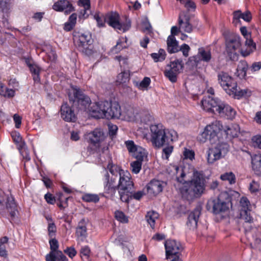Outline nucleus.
Returning a JSON list of instances; mask_svg holds the SVG:
<instances>
[{"mask_svg": "<svg viewBox=\"0 0 261 261\" xmlns=\"http://www.w3.org/2000/svg\"><path fill=\"white\" fill-rule=\"evenodd\" d=\"M176 173V180L180 183H185L180 188V192L182 197L191 200L195 197L201 195L204 190V179L203 175L200 172L195 171L193 168H191L192 176L191 180L186 182L184 179L186 173L185 171L181 168L177 166H173Z\"/></svg>", "mask_w": 261, "mask_h": 261, "instance_id": "1", "label": "nucleus"}, {"mask_svg": "<svg viewBox=\"0 0 261 261\" xmlns=\"http://www.w3.org/2000/svg\"><path fill=\"white\" fill-rule=\"evenodd\" d=\"M134 186L130 174L127 171H122L118 179L111 177L110 179H107L104 190L105 193L112 197L115 196L117 190L120 200L128 203L132 190H134Z\"/></svg>", "mask_w": 261, "mask_h": 261, "instance_id": "2", "label": "nucleus"}, {"mask_svg": "<svg viewBox=\"0 0 261 261\" xmlns=\"http://www.w3.org/2000/svg\"><path fill=\"white\" fill-rule=\"evenodd\" d=\"M150 128L151 142L155 147L159 148L172 142V134L170 132H166L162 125H151Z\"/></svg>", "mask_w": 261, "mask_h": 261, "instance_id": "3", "label": "nucleus"}, {"mask_svg": "<svg viewBox=\"0 0 261 261\" xmlns=\"http://www.w3.org/2000/svg\"><path fill=\"white\" fill-rule=\"evenodd\" d=\"M73 37L74 44L80 51L89 56L93 54L90 35L77 32L74 34Z\"/></svg>", "mask_w": 261, "mask_h": 261, "instance_id": "4", "label": "nucleus"}, {"mask_svg": "<svg viewBox=\"0 0 261 261\" xmlns=\"http://www.w3.org/2000/svg\"><path fill=\"white\" fill-rule=\"evenodd\" d=\"M229 146L227 143H221L214 147L209 148L206 152L207 162L208 164H213L216 161L224 157L228 151Z\"/></svg>", "mask_w": 261, "mask_h": 261, "instance_id": "5", "label": "nucleus"}, {"mask_svg": "<svg viewBox=\"0 0 261 261\" xmlns=\"http://www.w3.org/2000/svg\"><path fill=\"white\" fill-rule=\"evenodd\" d=\"M69 100L73 103L77 102L80 109L86 110L91 102L90 98L85 95L83 92L78 88H74L72 93L69 94Z\"/></svg>", "mask_w": 261, "mask_h": 261, "instance_id": "6", "label": "nucleus"}, {"mask_svg": "<svg viewBox=\"0 0 261 261\" xmlns=\"http://www.w3.org/2000/svg\"><path fill=\"white\" fill-rule=\"evenodd\" d=\"M5 207L12 217L16 216L17 206L13 197L6 195L3 191L0 190V209H3Z\"/></svg>", "mask_w": 261, "mask_h": 261, "instance_id": "7", "label": "nucleus"}, {"mask_svg": "<svg viewBox=\"0 0 261 261\" xmlns=\"http://www.w3.org/2000/svg\"><path fill=\"white\" fill-rule=\"evenodd\" d=\"M108 101H99L93 103L88 109V113L91 117L95 118H105L106 109L109 108Z\"/></svg>", "mask_w": 261, "mask_h": 261, "instance_id": "8", "label": "nucleus"}, {"mask_svg": "<svg viewBox=\"0 0 261 261\" xmlns=\"http://www.w3.org/2000/svg\"><path fill=\"white\" fill-rule=\"evenodd\" d=\"M218 81L221 86L228 94L237 86V83L227 73L220 71L218 74Z\"/></svg>", "mask_w": 261, "mask_h": 261, "instance_id": "9", "label": "nucleus"}, {"mask_svg": "<svg viewBox=\"0 0 261 261\" xmlns=\"http://www.w3.org/2000/svg\"><path fill=\"white\" fill-rule=\"evenodd\" d=\"M241 46L240 38L239 36H233L226 41V51L231 59H234L237 57V50H239Z\"/></svg>", "mask_w": 261, "mask_h": 261, "instance_id": "10", "label": "nucleus"}, {"mask_svg": "<svg viewBox=\"0 0 261 261\" xmlns=\"http://www.w3.org/2000/svg\"><path fill=\"white\" fill-rule=\"evenodd\" d=\"M207 206H212L213 212L215 214L224 213L229 209L228 203L221 200L219 197L208 201Z\"/></svg>", "mask_w": 261, "mask_h": 261, "instance_id": "11", "label": "nucleus"}, {"mask_svg": "<svg viewBox=\"0 0 261 261\" xmlns=\"http://www.w3.org/2000/svg\"><path fill=\"white\" fill-rule=\"evenodd\" d=\"M121 116L128 121H134L139 117V109L134 106L126 105L121 111Z\"/></svg>", "mask_w": 261, "mask_h": 261, "instance_id": "12", "label": "nucleus"}, {"mask_svg": "<svg viewBox=\"0 0 261 261\" xmlns=\"http://www.w3.org/2000/svg\"><path fill=\"white\" fill-rule=\"evenodd\" d=\"M220 101L212 96H208L201 100V106L204 110L215 112H217Z\"/></svg>", "mask_w": 261, "mask_h": 261, "instance_id": "13", "label": "nucleus"}, {"mask_svg": "<svg viewBox=\"0 0 261 261\" xmlns=\"http://www.w3.org/2000/svg\"><path fill=\"white\" fill-rule=\"evenodd\" d=\"M109 108L106 109L105 118H119L121 115V110L120 106L117 102H108Z\"/></svg>", "mask_w": 261, "mask_h": 261, "instance_id": "14", "label": "nucleus"}, {"mask_svg": "<svg viewBox=\"0 0 261 261\" xmlns=\"http://www.w3.org/2000/svg\"><path fill=\"white\" fill-rule=\"evenodd\" d=\"M61 117L66 121L74 122L76 117L74 111L67 103L63 104L61 108Z\"/></svg>", "mask_w": 261, "mask_h": 261, "instance_id": "15", "label": "nucleus"}, {"mask_svg": "<svg viewBox=\"0 0 261 261\" xmlns=\"http://www.w3.org/2000/svg\"><path fill=\"white\" fill-rule=\"evenodd\" d=\"M223 128V125L219 121H215L206 125L205 128L210 135V140L212 141L217 138L218 133L222 131Z\"/></svg>", "mask_w": 261, "mask_h": 261, "instance_id": "16", "label": "nucleus"}, {"mask_svg": "<svg viewBox=\"0 0 261 261\" xmlns=\"http://www.w3.org/2000/svg\"><path fill=\"white\" fill-rule=\"evenodd\" d=\"M219 115L222 117H226L228 119H232L234 117L236 112L233 108L220 101L217 108V111Z\"/></svg>", "mask_w": 261, "mask_h": 261, "instance_id": "17", "label": "nucleus"}, {"mask_svg": "<svg viewBox=\"0 0 261 261\" xmlns=\"http://www.w3.org/2000/svg\"><path fill=\"white\" fill-rule=\"evenodd\" d=\"M211 59L212 54L211 51L201 47L198 49L197 55L191 57L190 60L193 61L196 63H198L201 61L207 63L211 61Z\"/></svg>", "mask_w": 261, "mask_h": 261, "instance_id": "18", "label": "nucleus"}, {"mask_svg": "<svg viewBox=\"0 0 261 261\" xmlns=\"http://www.w3.org/2000/svg\"><path fill=\"white\" fill-rule=\"evenodd\" d=\"M53 8L57 11H64L66 14H68L74 11L72 4L67 0L57 1L53 5Z\"/></svg>", "mask_w": 261, "mask_h": 261, "instance_id": "19", "label": "nucleus"}, {"mask_svg": "<svg viewBox=\"0 0 261 261\" xmlns=\"http://www.w3.org/2000/svg\"><path fill=\"white\" fill-rule=\"evenodd\" d=\"M200 215V208L199 207L195 208L189 214L187 222V226L190 229L194 230L196 228Z\"/></svg>", "mask_w": 261, "mask_h": 261, "instance_id": "20", "label": "nucleus"}, {"mask_svg": "<svg viewBox=\"0 0 261 261\" xmlns=\"http://www.w3.org/2000/svg\"><path fill=\"white\" fill-rule=\"evenodd\" d=\"M103 19H105V22L115 29L118 30V28L120 27L119 15L116 12H111L107 13Z\"/></svg>", "mask_w": 261, "mask_h": 261, "instance_id": "21", "label": "nucleus"}, {"mask_svg": "<svg viewBox=\"0 0 261 261\" xmlns=\"http://www.w3.org/2000/svg\"><path fill=\"white\" fill-rule=\"evenodd\" d=\"M147 193L151 196H155L162 191V184L159 180H152L147 186Z\"/></svg>", "mask_w": 261, "mask_h": 261, "instance_id": "22", "label": "nucleus"}, {"mask_svg": "<svg viewBox=\"0 0 261 261\" xmlns=\"http://www.w3.org/2000/svg\"><path fill=\"white\" fill-rule=\"evenodd\" d=\"M87 139H88L91 143L95 144L104 139V134L102 130L99 128H96L93 131L88 133L86 135Z\"/></svg>", "mask_w": 261, "mask_h": 261, "instance_id": "23", "label": "nucleus"}, {"mask_svg": "<svg viewBox=\"0 0 261 261\" xmlns=\"http://www.w3.org/2000/svg\"><path fill=\"white\" fill-rule=\"evenodd\" d=\"M10 13V0H0V16H2L4 23H8Z\"/></svg>", "mask_w": 261, "mask_h": 261, "instance_id": "24", "label": "nucleus"}, {"mask_svg": "<svg viewBox=\"0 0 261 261\" xmlns=\"http://www.w3.org/2000/svg\"><path fill=\"white\" fill-rule=\"evenodd\" d=\"M166 250V258L172 259L173 257H179V251L183 249L182 246H165Z\"/></svg>", "mask_w": 261, "mask_h": 261, "instance_id": "25", "label": "nucleus"}, {"mask_svg": "<svg viewBox=\"0 0 261 261\" xmlns=\"http://www.w3.org/2000/svg\"><path fill=\"white\" fill-rule=\"evenodd\" d=\"M223 130L229 137H236L240 130L239 126L236 124H230L228 125H223Z\"/></svg>", "mask_w": 261, "mask_h": 261, "instance_id": "26", "label": "nucleus"}, {"mask_svg": "<svg viewBox=\"0 0 261 261\" xmlns=\"http://www.w3.org/2000/svg\"><path fill=\"white\" fill-rule=\"evenodd\" d=\"M251 92L250 90L246 89L244 90H240L237 88V86L234 88L233 91H229L228 94L232 95L234 98H239L242 96H249L251 95Z\"/></svg>", "mask_w": 261, "mask_h": 261, "instance_id": "27", "label": "nucleus"}, {"mask_svg": "<svg viewBox=\"0 0 261 261\" xmlns=\"http://www.w3.org/2000/svg\"><path fill=\"white\" fill-rule=\"evenodd\" d=\"M168 50L170 53H174L178 50V43L173 35H170L167 41Z\"/></svg>", "mask_w": 261, "mask_h": 261, "instance_id": "28", "label": "nucleus"}, {"mask_svg": "<svg viewBox=\"0 0 261 261\" xmlns=\"http://www.w3.org/2000/svg\"><path fill=\"white\" fill-rule=\"evenodd\" d=\"M76 236L79 240L82 241L86 236L87 228L85 225V221L84 219L82 220L79 223L78 227L76 228Z\"/></svg>", "mask_w": 261, "mask_h": 261, "instance_id": "29", "label": "nucleus"}, {"mask_svg": "<svg viewBox=\"0 0 261 261\" xmlns=\"http://www.w3.org/2000/svg\"><path fill=\"white\" fill-rule=\"evenodd\" d=\"M59 246H50V251L45 256L46 261H55L56 256L62 253L59 250Z\"/></svg>", "mask_w": 261, "mask_h": 261, "instance_id": "30", "label": "nucleus"}, {"mask_svg": "<svg viewBox=\"0 0 261 261\" xmlns=\"http://www.w3.org/2000/svg\"><path fill=\"white\" fill-rule=\"evenodd\" d=\"M248 64L245 61H241L238 65L236 75L240 79L244 78L246 75Z\"/></svg>", "mask_w": 261, "mask_h": 261, "instance_id": "31", "label": "nucleus"}, {"mask_svg": "<svg viewBox=\"0 0 261 261\" xmlns=\"http://www.w3.org/2000/svg\"><path fill=\"white\" fill-rule=\"evenodd\" d=\"M248 211H242L240 212V218L244 221L245 223L243 225L246 230H247V228L250 229V226H247V225L253 222V219Z\"/></svg>", "mask_w": 261, "mask_h": 261, "instance_id": "32", "label": "nucleus"}, {"mask_svg": "<svg viewBox=\"0 0 261 261\" xmlns=\"http://www.w3.org/2000/svg\"><path fill=\"white\" fill-rule=\"evenodd\" d=\"M159 218V214L154 211L148 212L146 215V220L152 228L155 226V221Z\"/></svg>", "mask_w": 261, "mask_h": 261, "instance_id": "33", "label": "nucleus"}, {"mask_svg": "<svg viewBox=\"0 0 261 261\" xmlns=\"http://www.w3.org/2000/svg\"><path fill=\"white\" fill-rule=\"evenodd\" d=\"M92 253L88 246L82 247L80 250V256L83 261H92L91 256Z\"/></svg>", "mask_w": 261, "mask_h": 261, "instance_id": "34", "label": "nucleus"}, {"mask_svg": "<svg viewBox=\"0 0 261 261\" xmlns=\"http://www.w3.org/2000/svg\"><path fill=\"white\" fill-rule=\"evenodd\" d=\"M30 70L33 74V80L35 82L40 81L39 74L40 68L38 66L35 64H28Z\"/></svg>", "mask_w": 261, "mask_h": 261, "instance_id": "35", "label": "nucleus"}, {"mask_svg": "<svg viewBox=\"0 0 261 261\" xmlns=\"http://www.w3.org/2000/svg\"><path fill=\"white\" fill-rule=\"evenodd\" d=\"M253 169L257 173L261 174V155H255L252 159Z\"/></svg>", "mask_w": 261, "mask_h": 261, "instance_id": "36", "label": "nucleus"}, {"mask_svg": "<svg viewBox=\"0 0 261 261\" xmlns=\"http://www.w3.org/2000/svg\"><path fill=\"white\" fill-rule=\"evenodd\" d=\"M184 67V64L182 60H176L170 63V65H168L169 68L172 69L174 72L180 73Z\"/></svg>", "mask_w": 261, "mask_h": 261, "instance_id": "37", "label": "nucleus"}, {"mask_svg": "<svg viewBox=\"0 0 261 261\" xmlns=\"http://www.w3.org/2000/svg\"><path fill=\"white\" fill-rule=\"evenodd\" d=\"M107 168L112 174L114 177L113 178H116L118 179L120 177V173L122 171H125L123 170L120 169L119 167L111 163H109L108 165Z\"/></svg>", "mask_w": 261, "mask_h": 261, "instance_id": "38", "label": "nucleus"}, {"mask_svg": "<svg viewBox=\"0 0 261 261\" xmlns=\"http://www.w3.org/2000/svg\"><path fill=\"white\" fill-rule=\"evenodd\" d=\"M152 239L159 241L165 240L164 245H173L177 243L175 240L171 239H166L165 236L161 233H156L152 237Z\"/></svg>", "mask_w": 261, "mask_h": 261, "instance_id": "39", "label": "nucleus"}, {"mask_svg": "<svg viewBox=\"0 0 261 261\" xmlns=\"http://www.w3.org/2000/svg\"><path fill=\"white\" fill-rule=\"evenodd\" d=\"M166 56V52L163 49H160L158 53H152L151 54V57L155 62L163 61L165 59Z\"/></svg>", "mask_w": 261, "mask_h": 261, "instance_id": "40", "label": "nucleus"}, {"mask_svg": "<svg viewBox=\"0 0 261 261\" xmlns=\"http://www.w3.org/2000/svg\"><path fill=\"white\" fill-rule=\"evenodd\" d=\"M179 29L182 31L187 33H191L192 31V26L189 23V20H187L185 22H184L181 19L180 17H179Z\"/></svg>", "mask_w": 261, "mask_h": 261, "instance_id": "41", "label": "nucleus"}, {"mask_svg": "<svg viewBox=\"0 0 261 261\" xmlns=\"http://www.w3.org/2000/svg\"><path fill=\"white\" fill-rule=\"evenodd\" d=\"M220 178L222 180L228 181L230 184H234L236 182V176L232 172H226L220 176Z\"/></svg>", "mask_w": 261, "mask_h": 261, "instance_id": "42", "label": "nucleus"}, {"mask_svg": "<svg viewBox=\"0 0 261 261\" xmlns=\"http://www.w3.org/2000/svg\"><path fill=\"white\" fill-rule=\"evenodd\" d=\"M179 73L174 72L172 69L169 68L165 71V76L172 83H174L177 80V75Z\"/></svg>", "mask_w": 261, "mask_h": 261, "instance_id": "43", "label": "nucleus"}, {"mask_svg": "<svg viewBox=\"0 0 261 261\" xmlns=\"http://www.w3.org/2000/svg\"><path fill=\"white\" fill-rule=\"evenodd\" d=\"M125 144L129 152H132L133 153L135 152V151L138 150L140 152V151L142 150V148L139 146H136L133 141L129 140L125 141Z\"/></svg>", "mask_w": 261, "mask_h": 261, "instance_id": "44", "label": "nucleus"}, {"mask_svg": "<svg viewBox=\"0 0 261 261\" xmlns=\"http://www.w3.org/2000/svg\"><path fill=\"white\" fill-rule=\"evenodd\" d=\"M142 162L140 160H137L130 163L132 172L135 174H138L142 167Z\"/></svg>", "mask_w": 261, "mask_h": 261, "instance_id": "45", "label": "nucleus"}, {"mask_svg": "<svg viewBox=\"0 0 261 261\" xmlns=\"http://www.w3.org/2000/svg\"><path fill=\"white\" fill-rule=\"evenodd\" d=\"M240 203L241 207V211H250L251 205L249 201L246 197H242L240 199Z\"/></svg>", "mask_w": 261, "mask_h": 261, "instance_id": "46", "label": "nucleus"}, {"mask_svg": "<svg viewBox=\"0 0 261 261\" xmlns=\"http://www.w3.org/2000/svg\"><path fill=\"white\" fill-rule=\"evenodd\" d=\"M45 50L50 61H54L56 60L57 55L51 46H46Z\"/></svg>", "mask_w": 261, "mask_h": 261, "instance_id": "47", "label": "nucleus"}, {"mask_svg": "<svg viewBox=\"0 0 261 261\" xmlns=\"http://www.w3.org/2000/svg\"><path fill=\"white\" fill-rule=\"evenodd\" d=\"M12 137L14 140V141L16 143L18 144L19 147L18 148L20 147H23L25 146V143L22 141V138L19 134V133L17 132H14L12 133Z\"/></svg>", "mask_w": 261, "mask_h": 261, "instance_id": "48", "label": "nucleus"}, {"mask_svg": "<svg viewBox=\"0 0 261 261\" xmlns=\"http://www.w3.org/2000/svg\"><path fill=\"white\" fill-rule=\"evenodd\" d=\"M115 217L119 221L122 223H127L128 218L125 214L121 211H117L115 213Z\"/></svg>", "mask_w": 261, "mask_h": 261, "instance_id": "49", "label": "nucleus"}, {"mask_svg": "<svg viewBox=\"0 0 261 261\" xmlns=\"http://www.w3.org/2000/svg\"><path fill=\"white\" fill-rule=\"evenodd\" d=\"M83 199L87 202H97L99 201V197L95 194H88L84 195Z\"/></svg>", "mask_w": 261, "mask_h": 261, "instance_id": "50", "label": "nucleus"}, {"mask_svg": "<svg viewBox=\"0 0 261 261\" xmlns=\"http://www.w3.org/2000/svg\"><path fill=\"white\" fill-rule=\"evenodd\" d=\"M129 81V76L127 73L121 72L117 76V82L119 83H126Z\"/></svg>", "mask_w": 261, "mask_h": 261, "instance_id": "51", "label": "nucleus"}, {"mask_svg": "<svg viewBox=\"0 0 261 261\" xmlns=\"http://www.w3.org/2000/svg\"><path fill=\"white\" fill-rule=\"evenodd\" d=\"M64 252L71 258H73L77 253L74 248L72 247H67L64 250Z\"/></svg>", "mask_w": 261, "mask_h": 261, "instance_id": "52", "label": "nucleus"}, {"mask_svg": "<svg viewBox=\"0 0 261 261\" xmlns=\"http://www.w3.org/2000/svg\"><path fill=\"white\" fill-rule=\"evenodd\" d=\"M150 83V79L148 77H145L143 80L138 85V87L140 89H143L147 88Z\"/></svg>", "mask_w": 261, "mask_h": 261, "instance_id": "53", "label": "nucleus"}, {"mask_svg": "<svg viewBox=\"0 0 261 261\" xmlns=\"http://www.w3.org/2000/svg\"><path fill=\"white\" fill-rule=\"evenodd\" d=\"M198 139L201 143H204L208 139L210 140V135L205 128H204L203 132L199 136Z\"/></svg>", "mask_w": 261, "mask_h": 261, "instance_id": "54", "label": "nucleus"}, {"mask_svg": "<svg viewBox=\"0 0 261 261\" xmlns=\"http://www.w3.org/2000/svg\"><path fill=\"white\" fill-rule=\"evenodd\" d=\"M253 145L261 149V135H256L252 138Z\"/></svg>", "mask_w": 261, "mask_h": 261, "instance_id": "55", "label": "nucleus"}, {"mask_svg": "<svg viewBox=\"0 0 261 261\" xmlns=\"http://www.w3.org/2000/svg\"><path fill=\"white\" fill-rule=\"evenodd\" d=\"M130 20L129 19H126L125 23H122L120 22V27L118 28V30L120 31H122L123 32H125L130 28Z\"/></svg>", "mask_w": 261, "mask_h": 261, "instance_id": "56", "label": "nucleus"}, {"mask_svg": "<svg viewBox=\"0 0 261 261\" xmlns=\"http://www.w3.org/2000/svg\"><path fill=\"white\" fill-rule=\"evenodd\" d=\"M142 29L144 32H151L152 28L150 23L147 20H146L142 22Z\"/></svg>", "mask_w": 261, "mask_h": 261, "instance_id": "57", "label": "nucleus"}, {"mask_svg": "<svg viewBox=\"0 0 261 261\" xmlns=\"http://www.w3.org/2000/svg\"><path fill=\"white\" fill-rule=\"evenodd\" d=\"M20 153L23 156L24 159H25L26 161H30L31 158L30 156L29 151L28 149L25 147V146L23 147L19 148Z\"/></svg>", "mask_w": 261, "mask_h": 261, "instance_id": "58", "label": "nucleus"}, {"mask_svg": "<svg viewBox=\"0 0 261 261\" xmlns=\"http://www.w3.org/2000/svg\"><path fill=\"white\" fill-rule=\"evenodd\" d=\"M135 151L133 153L134 156L135 158L137 159V160H140L141 161H143L144 158L145 156V150L142 148V150L140 151Z\"/></svg>", "mask_w": 261, "mask_h": 261, "instance_id": "59", "label": "nucleus"}, {"mask_svg": "<svg viewBox=\"0 0 261 261\" xmlns=\"http://www.w3.org/2000/svg\"><path fill=\"white\" fill-rule=\"evenodd\" d=\"M183 154L184 155L185 158L186 159H189L192 160H193V159L194 158V152L192 150L186 148L185 149Z\"/></svg>", "mask_w": 261, "mask_h": 261, "instance_id": "60", "label": "nucleus"}, {"mask_svg": "<svg viewBox=\"0 0 261 261\" xmlns=\"http://www.w3.org/2000/svg\"><path fill=\"white\" fill-rule=\"evenodd\" d=\"M241 12L239 10L236 11L233 13V22L235 25H237L240 22V18H241Z\"/></svg>", "mask_w": 261, "mask_h": 261, "instance_id": "61", "label": "nucleus"}, {"mask_svg": "<svg viewBox=\"0 0 261 261\" xmlns=\"http://www.w3.org/2000/svg\"><path fill=\"white\" fill-rule=\"evenodd\" d=\"M48 231L49 236L51 237H53L55 232H56V226L54 222H51L50 224H48Z\"/></svg>", "mask_w": 261, "mask_h": 261, "instance_id": "62", "label": "nucleus"}, {"mask_svg": "<svg viewBox=\"0 0 261 261\" xmlns=\"http://www.w3.org/2000/svg\"><path fill=\"white\" fill-rule=\"evenodd\" d=\"M259 189V185L258 182L253 180L250 184L249 190L251 192H256L258 191Z\"/></svg>", "mask_w": 261, "mask_h": 261, "instance_id": "63", "label": "nucleus"}, {"mask_svg": "<svg viewBox=\"0 0 261 261\" xmlns=\"http://www.w3.org/2000/svg\"><path fill=\"white\" fill-rule=\"evenodd\" d=\"M185 7L188 9V11L194 10L196 8L195 3L191 0H187V1L185 4Z\"/></svg>", "mask_w": 261, "mask_h": 261, "instance_id": "64", "label": "nucleus"}]
</instances>
